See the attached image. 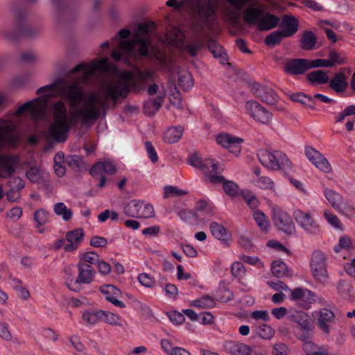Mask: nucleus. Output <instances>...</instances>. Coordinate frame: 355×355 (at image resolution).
<instances>
[{
  "instance_id": "1",
  "label": "nucleus",
  "mask_w": 355,
  "mask_h": 355,
  "mask_svg": "<svg viewBox=\"0 0 355 355\" xmlns=\"http://www.w3.org/2000/svg\"><path fill=\"white\" fill-rule=\"evenodd\" d=\"M132 79V74L126 73L123 76V80H116L105 86L103 96H100L96 93L89 94L85 100V105L73 112L71 123H76L80 121L85 125L96 122L102 112L105 113L110 108L109 99L112 101L114 108L120 98H126L131 87L135 88L136 83L134 81H131L130 84L126 83Z\"/></svg>"
},
{
  "instance_id": "2",
  "label": "nucleus",
  "mask_w": 355,
  "mask_h": 355,
  "mask_svg": "<svg viewBox=\"0 0 355 355\" xmlns=\"http://www.w3.org/2000/svg\"><path fill=\"white\" fill-rule=\"evenodd\" d=\"M218 4V0H168L166 2L167 6L175 10L182 6L189 8L197 19L194 28L198 33L214 29L217 22Z\"/></svg>"
},
{
  "instance_id": "3",
  "label": "nucleus",
  "mask_w": 355,
  "mask_h": 355,
  "mask_svg": "<svg viewBox=\"0 0 355 355\" xmlns=\"http://www.w3.org/2000/svg\"><path fill=\"white\" fill-rule=\"evenodd\" d=\"M155 28L156 25L152 21L140 24L133 40L120 42L121 49L128 53L131 56H135L137 53L141 56L147 55L148 46L151 44L150 35L153 33V31Z\"/></svg>"
},
{
  "instance_id": "4",
  "label": "nucleus",
  "mask_w": 355,
  "mask_h": 355,
  "mask_svg": "<svg viewBox=\"0 0 355 355\" xmlns=\"http://www.w3.org/2000/svg\"><path fill=\"white\" fill-rule=\"evenodd\" d=\"M257 156L260 163L265 167L273 170H291L293 164L287 155L279 150L270 152L266 149L258 151Z\"/></svg>"
},
{
  "instance_id": "5",
  "label": "nucleus",
  "mask_w": 355,
  "mask_h": 355,
  "mask_svg": "<svg viewBox=\"0 0 355 355\" xmlns=\"http://www.w3.org/2000/svg\"><path fill=\"white\" fill-rule=\"evenodd\" d=\"M78 271L76 279L68 278L66 285L72 291L79 292L81 290V284H89L94 279L96 275V270L90 264L78 261L77 263Z\"/></svg>"
},
{
  "instance_id": "6",
  "label": "nucleus",
  "mask_w": 355,
  "mask_h": 355,
  "mask_svg": "<svg viewBox=\"0 0 355 355\" xmlns=\"http://www.w3.org/2000/svg\"><path fill=\"white\" fill-rule=\"evenodd\" d=\"M327 255L320 250H315L311 258V271L315 280L320 284H326L329 280L327 272Z\"/></svg>"
},
{
  "instance_id": "7",
  "label": "nucleus",
  "mask_w": 355,
  "mask_h": 355,
  "mask_svg": "<svg viewBox=\"0 0 355 355\" xmlns=\"http://www.w3.org/2000/svg\"><path fill=\"white\" fill-rule=\"evenodd\" d=\"M60 95L68 100L71 106L75 107L85 99V95L81 87L76 83L69 84L67 80L61 78V83L58 87Z\"/></svg>"
},
{
  "instance_id": "8",
  "label": "nucleus",
  "mask_w": 355,
  "mask_h": 355,
  "mask_svg": "<svg viewBox=\"0 0 355 355\" xmlns=\"http://www.w3.org/2000/svg\"><path fill=\"white\" fill-rule=\"evenodd\" d=\"M293 216L297 225L303 229L306 234L317 235L321 232L319 224L309 212H304L300 209H295L293 211Z\"/></svg>"
},
{
  "instance_id": "9",
  "label": "nucleus",
  "mask_w": 355,
  "mask_h": 355,
  "mask_svg": "<svg viewBox=\"0 0 355 355\" xmlns=\"http://www.w3.org/2000/svg\"><path fill=\"white\" fill-rule=\"evenodd\" d=\"M272 218L275 225L288 235H292L295 232V226L291 216L279 207H273L272 209Z\"/></svg>"
},
{
  "instance_id": "10",
  "label": "nucleus",
  "mask_w": 355,
  "mask_h": 355,
  "mask_svg": "<svg viewBox=\"0 0 355 355\" xmlns=\"http://www.w3.org/2000/svg\"><path fill=\"white\" fill-rule=\"evenodd\" d=\"M245 107L250 116L261 123L268 124L272 119V114L256 101H247Z\"/></svg>"
},
{
  "instance_id": "11",
  "label": "nucleus",
  "mask_w": 355,
  "mask_h": 355,
  "mask_svg": "<svg viewBox=\"0 0 355 355\" xmlns=\"http://www.w3.org/2000/svg\"><path fill=\"white\" fill-rule=\"evenodd\" d=\"M289 292V299L303 309H309L315 301V294L307 288H295Z\"/></svg>"
},
{
  "instance_id": "12",
  "label": "nucleus",
  "mask_w": 355,
  "mask_h": 355,
  "mask_svg": "<svg viewBox=\"0 0 355 355\" xmlns=\"http://www.w3.org/2000/svg\"><path fill=\"white\" fill-rule=\"evenodd\" d=\"M251 92L262 102L269 105H275L278 101V95L273 89L268 86L261 85L257 82L250 85Z\"/></svg>"
},
{
  "instance_id": "13",
  "label": "nucleus",
  "mask_w": 355,
  "mask_h": 355,
  "mask_svg": "<svg viewBox=\"0 0 355 355\" xmlns=\"http://www.w3.org/2000/svg\"><path fill=\"white\" fill-rule=\"evenodd\" d=\"M16 126L14 123L9 120L0 119V145L14 146L17 139L14 135Z\"/></svg>"
},
{
  "instance_id": "14",
  "label": "nucleus",
  "mask_w": 355,
  "mask_h": 355,
  "mask_svg": "<svg viewBox=\"0 0 355 355\" xmlns=\"http://www.w3.org/2000/svg\"><path fill=\"white\" fill-rule=\"evenodd\" d=\"M288 318L290 320L298 324L303 331L301 339H308L309 332L313 328V322L310 316L303 311H294L289 314Z\"/></svg>"
},
{
  "instance_id": "15",
  "label": "nucleus",
  "mask_w": 355,
  "mask_h": 355,
  "mask_svg": "<svg viewBox=\"0 0 355 355\" xmlns=\"http://www.w3.org/2000/svg\"><path fill=\"white\" fill-rule=\"evenodd\" d=\"M216 141L222 147L228 149L230 153L238 156L241 153V145L243 139L230 134L221 133L217 136Z\"/></svg>"
},
{
  "instance_id": "16",
  "label": "nucleus",
  "mask_w": 355,
  "mask_h": 355,
  "mask_svg": "<svg viewBox=\"0 0 355 355\" xmlns=\"http://www.w3.org/2000/svg\"><path fill=\"white\" fill-rule=\"evenodd\" d=\"M70 128L71 124L68 122L54 121L49 128V135L56 142H64L67 138Z\"/></svg>"
},
{
  "instance_id": "17",
  "label": "nucleus",
  "mask_w": 355,
  "mask_h": 355,
  "mask_svg": "<svg viewBox=\"0 0 355 355\" xmlns=\"http://www.w3.org/2000/svg\"><path fill=\"white\" fill-rule=\"evenodd\" d=\"M16 155H0V178H9L15 172V166L19 164Z\"/></svg>"
},
{
  "instance_id": "18",
  "label": "nucleus",
  "mask_w": 355,
  "mask_h": 355,
  "mask_svg": "<svg viewBox=\"0 0 355 355\" xmlns=\"http://www.w3.org/2000/svg\"><path fill=\"white\" fill-rule=\"evenodd\" d=\"M107 64V61L105 59L101 61L92 60L87 65L83 63L76 65L71 70L70 73H73L83 71V76L82 77V80H85L91 76L96 70L104 69Z\"/></svg>"
},
{
  "instance_id": "19",
  "label": "nucleus",
  "mask_w": 355,
  "mask_h": 355,
  "mask_svg": "<svg viewBox=\"0 0 355 355\" xmlns=\"http://www.w3.org/2000/svg\"><path fill=\"white\" fill-rule=\"evenodd\" d=\"M305 154L307 158L320 170L328 173L331 166L327 159L318 150L312 147L306 148Z\"/></svg>"
},
{
  "instance_id": "20",
  "label": "nucleus",
  "mask_w": 355,
  "mask_h": 355,
  "mask_svg": "<svg viewBox=\"0 0 355 355\" xmlns=\"http://www.w3.org/2000/svg\"><path fill=\"white\" fill-rule=\"evenodd\" d=\"M310 69L311 60L304 58L291 60L286 65V71L292 75L303 74Z\"/></svg>"
},
{
  "instance_id": "21",
  "label": "nucleus",
  "mask_w": 355,
  "mask_h": 355,
  "mask_svg": "<svg viewBox=\"0 0 355 355\" xmlns=\"http://www.w3.org/2000/svg\"><path fill=\"white\" fill-rule=\"evenodd\" d=\"M99 290L105 296V298L114 305L120 308L125 307V304L122 301L119 300L121 293L116 286L110 284L103 285L100 286Z\"/></svg>"
},
{
  "instance_id": "22",
  "label": "nucleus",
  "mask_w": 355,
  "mask_h": 355,
  "mask_svg": "<svg viewBox=\"0 0 355 355\" xmlns=\"http://www.w3.org/2000/svg\"><path fill=\"white\" fill-rule=\"evenodd\" d=\"M84 237V232L81 228H77L69 231L66 234V240L69 242L64 245V250L65 252H73L76 250Z\"/></svg>"
},
{
  "instance_id": "23",
  "label": "nucleus",
  "mask_w": 355,
  "mask_h": 355,
  "mask_svg": "<svg viewBox=\"0 0 355 355\" xmlns=\"http://www.w3.org/2000/svg\"><path fill=\"white\" fill-rule=\"evenodd\" d=\"M280 31L285 34L286 37L293 36L299 29V21L293 15H285L282 17Z\"/></svg>"
},
{
  "instance_id": "24",
  "label": "nucleus",
  "mask_w": 355,
  "mask_h": 355,
  "mask_svg": "<svg viewBox=\"0 0 355 355\" xmlns=\"http://www.w3.org/2000/svg\"><path fill=\"white\" fill-rule=\"evenodd\" d=\"M280 21L279 17L268 12H264L260 21L257 23V30L259 31H268L277 26Z\"/></svg>"
},
{
  "instance_id": "25",
  "label": "nucleus",
  "mask_w": 355,
  "mask_h": 355,
  "mask_svg": "<svg viewBox=\"0 0 355 355\" xmlns=\"http://www.w3.org/2000/svg\"><path fill=\"white\" fill-rule=\"evenodd\" d=\"M226 352L233 355H248L251 348L246 344L235 340H228L224 344Z\"/></svg>"
},
{
  "instance_id": "26",
  "label": "nucleus",
  "mask_w": 355,
  "mask_h": 355,
  "mask_svg": "<svg viewBox=\"0 0 355 355\" xmlns=\"http://www.w3.org/2000/svg\"><path fill=\"white\" fill-rule=\"evenodd\" d=\"M164 99V94L159 95L157 98H148L144 103V114L152 116L160 109Z\"/></svg>"
},
{
  "instance_id": "27",
  "label": "nucleus",
  "mask_w": 355,
  "mask_h": 355,
  "mask_svg": "<svg viewBox=\"0 0 355 355\" xmlns=\"http://www.w3.org/2000/svg\"><path fill=\"white\" fill-rule=\"evenodd\" d=\"M115 172L116 166L110 161L97 162L89 170V173L92 176H96L102 173L113 175Z\"/></svg>"
},
{
  "instance_id": "28",
  "label": "nucleus",
  "mask_w": 355,
  "mask_h": 355,
  "mask_svg": "<svg viewBox=\"0 0 355 355\" xmlns=\"http://www.w3.org/2000/svg\"><path fill=\"white\" fill-rule=\"evenodd\" d=\"M263 10L256 6H250L243 12V19L248 25H256L260 21Z\"/></svg>"
},
{
  "instance_id": "29",
  "label": "nucleus",
  "mask_w": 355,
  "mask_h": 355,
  "mask_svg": "<svg viewBox=\"0 0 355 355\" xmlns=\"http://www.w3.org/2000/svg\"><path fill=\"white\" fill-rule=\"evenodd\" d=\"M348 83L346 76L341 72L336 73L329 81V87L337 93L343 92L347 87Z\"/></svg>"
},
{
  "instance_id": "30",
  "label": "nucleus",
  "mask_w": 355,
  "mask_h": 355,
  "mask_svg": "<svg viewBox=\"0 0 355 355\" xmlns=\"http://www.w3.org/2000/svg\"><path fill=\"white\" fill-rule=\"evenodd\" d=\"M316 42L315 35L311 31H305L300 39V48L306 51L313 50Z\"/></svg>"
},
{
  "instance_id": "31",
  "label": "nucleus",
  "mask_w": 355,
  "mask_h": 355,
  "mask_svg": "<svg viewBox=\"0 0 355 355\" xmlns=\"http://www.w3.org/2000/svg\"><path fill=\"white\" fill-rule=\"evenodd\" d=\"M144 202L137 200L130 201L123 208L124 214L129 217L139 218Z\"/></svg>"
},
{
  "instance_id": "32",
  "label": "nucleus",
  "mask_w": 355,
  "mask_h": 355,
  "mask_svg": "<svg viewBox=\"0 0 355 355\" xmlns=\"http://www.w3.org/2000/svg\"><path fill=\"white\" fill-rule=\"evenodd\" d=\"M324 195L332 207L336 210L339 209V207H340V205L344 201L343 196L333 189H325Z\"/></svg>"
},
{
  "instance_id": "33",
  "label": "nucleus",
  "mask_w": 355,
  "mask_h": 355,
  "mask_svg": "<svg viewBox=\"0 0 355 355\" xmlns=\"http://www.w3.org/2000/svg\"><path fill=\"white\" fill-rule=\"evenodd\" d=\"M42 98H44V100L46 101L48 96L44 95L42 97L36 98L32 101H33V104L30 109L31 118L32 120L37 121V120L40 119L44 114V107L40 103V101Z\"/></svg>"
},
{
  "instance_id": "34",
  "label": "nucleus",
  "mask_w": 355,
  "mask_h": 355,
  "mask_svg": "<svg viewBox=\"0 0 355 355\" xmlns=\"http://www.w3.org/2000/svg\"><path fill=\"white\" fill-rule=\"evenodd\" d=\"M183 130L181 126L168 128L164 135V141L168 144L178 142L182 136Z\"/></svg>"
},
{
  "instance_id": "35",
  "label": "nucleus",
  "mask_w": 355,
  "mask_h": 355,
  "mask_svg": "<svg viewBox=\"0 0 355 355\" xmlns=\"http://www.w3.org/2000/svg\"><path fill=\"white\" fill-rule=\"evenodd\" d=\"M306 79L311 84H326L329 82L327 73L323 70H316L309 73Z\"/></svg>"
},
{
  "instance_id": "36",
  "label": "nucleus",
  "mask_w": 355,
  "mask_h": 355,
  "mask_svg": "<svg viewBox=\"0 0 355 355\" xmlns=\"http://www.w3.org/2000/svg\"><path fill=\"white\" fill-rule=\"evenodd\" d=\"M67 110L64 103L61 101H57L53 105V117L54 121L67 122Z\"/></svg>"
},
{
  "instance_id": "37",
  "label": "nucleus",
  "mask_w": 355,
  "mask_h": 355,
  "mask_svg": "<svg viewBox=\"0 0 355 355\" xmlns=\"http://www.w3.org/2000/svg\"><path fill=\"white\" fill-rule=\"evenodd\" d=\"M64 163L71 169L80 171L85 168V162L81 157L77 155H67Z\"/></svg>"
},
{
  "instance_id": "38",
  "label": "nucleus",
  "mask_w": 355,
  "mask_h": 355,
  "mask_svg": "<svg viewBox=\"0 0 355 355\" xmlns=\"http://www.w3.org/2000/svg\"><path fill=\"white\" fill-rule=\"evenodd\" d=\"M208 48L215 58H220L222 64H225L227 61L226 53L223 52L222 47L215 40L209 41Z\"/></svg>"
},
{
  "instance_id": "39",
  "label": "nucleus",
  "mask_w": 355,
  "mask_h": 355,
  "mask_svg": "<svg viewBox=\"0 0 355 355\" xmlns=\"http://www.w3.org/2000/svg\"><path fill=\"white\" fill-rule=\"evenodd\" d=\"M103 311H88L83 314V319L85 322L89 324H95L99 321H102Z\"/></svg>"
},
{
  "instance_id": "40",
  "label": "nucleus",
  "mask_w": 355,
  "mask_h": 355,
  "mask_svg": "<svg viewBox=\"0 0 355 355\" xmlns=\"http://www.w3.org/2000/svg\"><path fill=\"white\" fill-rule=\"evenodd\" d=\"M53 211L58 216H61L65 221H69L72 218L73 212L68 209L63 202H58L54 205Z\"/></svg>"
},
{
  "instance_id": "41",
  "label": "nucleus",
  "mask_w": 355,
  "mask_h": 355,
  "mask_svg": "<svg viewBox=\"0 0 355 355\" xmlns=\"http://www.w3.org/2000/svg\"><path fill=\"white\" fill-rule=\"evenodd\" d=\"M210 231L212 235L217 239L227 241V231L225 227L217 222H212L209 225Z\"/></svg>"
},
{
  "instance_id": "42",
  "label": "nucleus",
  "mask_w": 355,
  "mask_h": 355,
  "mask_svg": "<svg viewBox=\"0 0 355 355\" xmlns=\"http://www.w3.org/2000/svg\"><path fill=\"white\" fill-rule=\"evenodd\" d=\"M286 37L285 34L279 29L266 36L265 44L268 46H275L279 44L282 40Z\"/></svg>"
},
{
  "instance_id": "43",
  "label": "nucleus",
  "mask_w": 355,
  "mask_h": 355,
  "mask_svg": "<svg viewBox=\"0 0 355 355\" xmlns=\"http://www.w3.org/2000/svg\"><path fill=\"white\" fill-rule=\"evenodd\" d=\"M253 218L260 230L263 232H267L269 227V222L265 214L261 210L257 209L254 211Z\"/></svg>"
},
{
  "instance_id": "44",
  "label": "nucleus",
  "mask_w": 355,
  "mask_h": 355,
  "mask_svg": "<svg viewBox=\"0 0 355 355\" xmlns=\"http://www.w3.org/2000/svg\"><path fill=\"white\" fill-rule=\"evenodd\" d=\"M271 271L274 276L281 278L286 273L287 266L284 262L276 260L272 263Z\"/></svg>"
},
{
  "instance_id": "45",
  "label": "nucleus",
  "mask_w": 355,
  "mask_h": 355,
  "mask_svg": "<svg viewBox=\"0 0 355 355\" xmlns=\"http://www.w3.org/2000/svg\"><path fill=\"white\" fill-rule=\"evenodd\" d=\"M33 216L34 220L37 223L36 227L45 225L50 219V214L44 209L36 210Z\"/></svg>"
},
{
  "instance_id": "46",
  "label": "nucleus",
  "mask_w": 355,
  "mask_h": 355,
  "mask_svg": "<svg viewBox=\"0 0 355 355\" xmlns=\"http://www.w3.org/2000/svg\"><path fill=\"white\" fill-rule=\"evenodd\" d=\"M102 321L114 326L123 327L121 318L113 313L103 311Z\"/></svg>"
},
{
  "instance_id": "47",
  "label": "nucleus",
  "mask_w": 355,
  "mask_h": 355,
  "mask_svg": "<svg viewBox=\"0 0 355 355\" xmlns=\"http://www.w3.org/2000/svg\"><path fill=\"white\" fill-rule=\"evenodd\" d=\"M17 18H18V24H17V36L24 35L26 37H32L36 33V31H33L32 27L27 26L26 24H24V23H22L21 17L19 15H18Z\"/></svg>"
},
{
  "instance_id": "48",
  "label": "nucleus",
  "mask_w": 355,
  "mask_h": 355,
  "mask_svg": "<svg viewBox=\"0 0 355 355\" xmlns=\"http://www.w3.org/2000/svg\"><path fill=\"white\" fill-rule=\"evenodd\" d=\"M218 169V162L213 159H207L204 162V164L200 170L206 176L209 177L212 173H216Z\"/></svg>"
},
{
  "instance_id": "49",
  "label": "nucleus",
  "mask_w": 355,
  "mask_h": 355,
  "mask_svg": "<svg viewBox=\"0 0 355 355\" xmlns=\"http://www.w3.org/2000/svg\"><path fill=\"white\" fill-rule=\"evenodd\" d=\"M216 298L219 302H228L233 300L234 293L226 287H222L217 291Z\"/></svg>"
},
{
  "instance_id": "50",
  "label": "nucleus",
  "mask_w": 355,
  "mask_h": 355,
  "mask_svg": "<svg viewBox=\"0 0 355 355\" xmlns=\"http://www.w3.org/2000/svg\"><path fill=\"white\" fill-rule=\"evenodd\" d=\"M26 177L31 182L37 183L42 178V171L36 166L31 167L28 170L26 171Z\"/></svg>"
},
{
  "instance_id": "51",
  "label": "nucleus",
  "mask_w": 355,
  "mask_h": 355,
  "mask_svg": "<svg viewBox=\"0 0 355 355\" xmlns=\"http://www.w3.org/2000/svg\"><path fill=\"white\" fill-rule=\"evenodd\" d=\"M256 331L258 336L263 339H270L275 334L272 327L266 324H263L257 327Z\"/></svg>"
},
{
  "instance_id": "52",
  "label": "nucleus",
  "mask_w": 355,
  "mask_h": 355,
  "mask_svg": "<svg viewBox=\"0 0 355 355\" xmlns=\"http://www.w3.org/2000/svg\"><path fill=\"white\" fill-rule=\"evenodd\" d=\"M336 211L349 218H352L355 216V208L348 202L343 201L340 205V207H339V209H337Z\"/></svg>"
},
{
  "instance_id": "53",
  "label": "nucleus",
  "mask_w": 355,
  "mask_h": 355,
  "mask_svg": "<svg viewBox=\"0 0 355 355\" xmlns=\"http://www.w3.org/2000/svg\"><path fill=\"white\" fill-rule=\"evenodd\" d=\"M225 193L231 197H236L239 195V186L230 180H225L223 185Z\"/></svg>"
},
{
  "instance_id": "54",
  "label": "nucleus",
  "mask_w": 355,
  "mask_h": 355,
  "mask_svg": "<svg viewBox=\"0 0 355 355\" xmlns=\"http://www.w3.org/2000/svg\"><path fill=\"white\" fill-rule=\"evenodd\" d=\"M324 216L325 219L327 220V222L334 227L339 230L343 229V225L339 220V218L337 217L336 215L333 214L330 211H325L324 212Z\"/></svg>"
},
{
  "instance_id": "55",
  "label": "nucleus",
  "mask_w": 355,
  "mask_h": 355,
  "mask_svg": "<svg viewBox=\"0 0 355 355\" xmlns=\"http://www.w3.org/2000/svg\"><path fill=\"white\" fill-rule=\"evenodd\" d=\"M215 302L212 298L207 295H204L200 299L193 301V306L200 308H212Z\"/></svg>"
},
{
  "instance_id": "56",
  "label": "nucleus",
  "mask_w": 355,
  "mask_h": 355,
  "mask_svg": "<svg viewBox=\"0 0 355 355\" xmlns=\"http://www.w3.org/2000/svg\"><path fill=\"white\" fill-rule=\"evenodd\" d=\"M187 194V191L182 190L176 187L166 186L164 187V198H168L170 196H181Z\"/></svg>"
},
{
  "instance_id": "57",
  "label": "nucleus",
  "mask_w": 355,
  "mask_h": 355,
  "mask_svg": "<svg viewBox=\"0 0 355 355\" xmlns=\"http://www.w3.org/2000/svg\"><path fill=\"white\" fill-rule=\"evenodd\" d=\"M79 261H83L92 266L98 262V255L94 252H86L81 254Z\"/></svg>"
},
{
  "instance_id": "58",
  "label": "nucleus",
  "mask_w": 355,
  "mask_h": 355,
  "mask_svg": "<svg viewBox=\"0 0 355 355\" xmlns=\"http://www.w3.org/2000/svg\"><path fill=\"white\" fill-rule=\"evenodd\" d=\"M255 185L262 189H271L274 187V182L267 176H260L255 181Z\"/></svg>"
},
{
  "instance_id": "59",
  "label": "nucleus",
  "mask_w": 355,
  "mask_h": 355,
  "mask_svg": "<svg viewBox=\"0 0 355 355\" xmlns=\"http://www.w3.org/2000/svg\"><path fill=\"white\" fill-rule=\"evenodd\" d=\"M139 282L146 288H151L155 285V280L147 273H141L138 276Z\"/></svg>"
},
{
  "instance_id": "60",
  "label": "nucleus",
  "mask_w": 355,
  "mask_h": 355,
  "mask_svg": "<svg viewBox=\"0 0 355 355\" xmlns=\"http://www.w3.org/2000/svg\"><path fill=\"white\" fill-rule=\"evenodd\" d=\"M14 282L17 283V284L14 285V288L17 292V294L19 297H20L23 300H27L30 297V293L29 291L20 286V284L21 283V281L19 279H13Z\"/></svg>"
},
{
  "instance_id": "61",
  "label": "nucleus",
  "mask_w": 355,
  "mask_h": 355,
  "mask_svg": "<svg viewBox=\"0 0 355 355\" xmlns=\"http://www.w3.org/2000/svg\"><path fill=\"white\" fill-rule=\"evenodd\" d=\"M291 98L293 101L300 103L304 105H306L307 101L313 102V98L311 96L306 95L302 92L293 94L291 96Z\"/></svg>"
},
{
  "instance_id": "62",
  "label": "nucleus",
  "mask_w": 355,
  "mask_h": 355,
  "mask_svg": "<svg viewBox=\"0 0 355 355\" xmlns=\"http://www.w3.org/2000/svg\"><path fill=\"white\" fill-rule=\"evenodd\" d=\"M178 84L184 90H187L193 85L191 76L189 73L180 75L178 78Z\"/></svg>"
},
{
  "instance_id": "63",
  "label": "nucleus",
  "mask_w": 355,
  "mask_h": 355,
  "mask_svg": "<svg viewBox=\"0 0 355 355\" xmlns=\"http://www.w3.org/2000/svg\"><path fill=\"white\" fill-rule=\"evenodd\" d=\"M232 274L236 277H241L245 273V269L241 262H234L231 267Z\"/></svg>"
},
{
  "instance_id": "64",
  "label": "nucleus",
  "mask_w": 355,
  "mask_h": 355,
  "mask_svg": "<svg viewBox=\"0 0 355 355\" xmlns=\"http://www.w3.org/2000/svg\"><path fill=\"white\" fill-rule=\"evenodd\" d=\"M146 150L148 153V157L153 163H156L158 160V155L157 152L150 141H146L144 143Z\"/></svg>"
}]
</instances>
